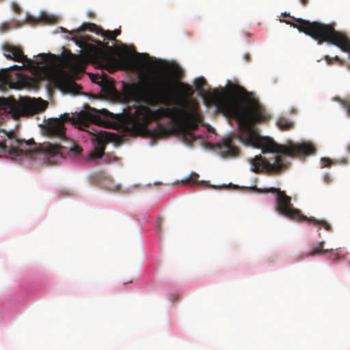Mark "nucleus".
I'll use <instances>...</instances> for the list:
<instances>
[{"label": "nucleus", "instance_id": "nucleus-1", "mask_svg": "<svg viewBox=\"0 0 350 350\" xmlns=\"http://www.w3.org/2000/svg\"><path fill=\"white\" fill-rule=\"evenodd\" d=\"M123 91L131 100L151 107L165 106L152 110L147 105H139L133 113L125 112L122 123L128 132L145 135L152 121L168 118L177 122V129L185 142L191 144L196 140L193 131L198 129L203 118L198 111L199 105L191 98L194 91L191 85L181 81L172 83L167 79L152 83L148 75H140L139 83H124Z\"/></svg>", "mask_w": 350, "mask_h": 350}, {"label": "nucleus", "instance_id": "nucleus-2", "mask_svg": "<svg viewBox=\"0 0 350 350\" xmlns=\"http://www.w3.org/2000/svg\"><path fill=\"white\" fill-rule=\"evenodd\" d=\"M250 94L243 87L232 83L228 86L227 92L214 90L207 92L204 98L208 105L215 106L219 111L238 121V138L243 144L260 148L262 153L279 154L273 163L256 155L251 160L252 171L258 173L265 169L279 173L288 165L286 157L303 159L315 154L316 147L310 142L280 145L271 137L261 136L256 124L267 122L271 116L258 99L250 97Z\"/></svg>", "mask_w": 350, "mask_h": 350}, {"label": "nucleus", "instance_id": "nucleus-3", "mask_svg": "<svg viewBox=\"0 0 350 350\" xmlns=\"http://www.w3.org/2000/svg\"><path fill=\"white\" fill-rule=\"evenodd\" d=\"M112 116L113 114L105 109H96L88 106L85 111H80L75 116L65 113L59 118L49 119L44 125V130L49 137L64 140L66 138V129L64 126L66 122H70L79 129H83L82 127L88 126L90 123L103 124L107 119L112 118Z\"/></svg>", "mask_w": 350, "mask_h": 350}, {"label": "nucleus", "instance_id": "nucleus-4", "mask_svg": "<svg viewBox=\"0 0 350 350\" xmlns=\"http://www.w3.org/2000/svg\"><path fill=\"white\" fill-rule=\"evenodd\" d=\"M297 23L284 21L286 24L297 28L318 41L319 44L324 42L337 46L343 52L349 53L350 57V40L342 33L335 30L331 25L323 24L317 21L310 22L302 18L295 19Z\"/></svg>", "mask_w": 350, "mask_h": 350}, {"label": "nucleus", "instance_id": "nucleus-5", "mask_svg": "<svg viewBox=\"0 0 350 350\" xmlns=\"http://www.w3.org/2000/svg\"><path fill=\"white\" fill-rule=\"evenodd\" d=\"M264 193H276V211L286 217L298 221H308L314 225H319L327 230L331 229V226L325 220L317 219L314 217H308L304 215L301 211L293 207L291 203V198L288 196L285 191H281L279 188L270 187L264 189Z\"/></svg>", "mask_w": 350, "mask_h": 350}, {"label": "nucleus", "instance_id": "nucleus-6", "mask_svg": "<svg viewBox=\"0 0 350 350\" xmlns=\"http://www.w3.org/2000/svg\"><path fill=\"white\" fill-rule=\"evenodd\" d=\"M76 43L85 49L88 57L94 64L100 66H119L126 63L124 60H118L114 57L115 49L110 46L108 42L97 41L98 46L85 43L83 41H76Z\"/></svg>", "mask_w": 350, "mask_h": 350}, {"label": "nucleus", "instance_id": "nucleus-7", "mask_svg": "<svg viewBox=\"0 0 350 350\" xmlns=\"http://www.w3.org/2000/svg\"><path fill=\"white\" fill-rule=\"evenodd\" d=\"M38 151L36 144L33 139L21 140L14 133L8 134V139L0 142V157L16 159L23 155H30Z\"/></svg>", "mask_w": 350, "mask_h": 350}, {"label": "nucleus", "instance_id": "nucleus-8", "mask_svg": "<svg viewBox=\"0 0 350 350\" xmlns=\"http://www.w3.org/2000/svg\"><path fill=\"white\" fill-rule=\"evenodd\" d=\"M94 138L92 139L94 148L89 152V159L96 160L103 157V161L105 163L118 162L120 159L118 157L105 153L106 144L116 140L117 135L105 131H100L94 134Z\"/></svg>", "mask_w": 350, "mask_h": 350}, {"label": "nucleus", "instance_id": "nucleus-9", "mask_svg": "<svg viewBox=\"0 0 350 350\" xmlns=\"http://www.w3.org/2000/svg\"><path fill=\"white\" fill-rule=\"evenodd\" d=\"M47 105L46 101L40 98L28 99L17 107L13 105L11 109L15 111L19 116H29L44 111Z\"/></svg>", "mask_w": 350, "mask_h": 350}, {"label": "nucleus", "instance_id": "nucleus-10", "mask_svg": "<svg viewBox=\"0 0 350 350\" xmlns=\"http://www.w3.org/2000/svg\"><path fill=\"white\" fill-rule=\"evenodd\" d=\"M43 148L44 150L49 155L50 160H52L55 157L62 158L64 154L66 153H67L70 157H75L79 155L83 150L82 148L79 146H75L69 150H67V148L63 146L52 144H48L44 146Z\"/></svg>", "mask_w": 350, "mask_h": 350}, {"label": "nucleus", "instance_id": "nucleus-11", "mask_svg": "<svg viewBox=\"0 0 350 350\" xmlns=\"http://www.w3.org/2000/svg\"><path fill=\"white\" fill-rule=\"evenodd\" d=\"M4 56L8 59H12L17 62L31 64V60L24 55L22 49L16 46L5 44L3 46Z\"/></svg>", "mask_w": 350, "mask_h": 350}, {"label": "nucleus", "instance_id": "nucleus-12", "mask_svg": "<svg viewBox=\"0 0 350 350\" xmlns=\"http://www.w3.org/2000/svg\"><path fill=\"white\" fill-rule=\"evenodd\" d=\"M55 84L62 91L66 92L76 94L81 90V87L66 73L58 75L55 79Z\"/></svg>", "mask_w": 350, "mask_h": 350}, {"label": "nucleus", "instance_id": "nucleus-13", "mask_svg": "<svg viewBox=\"0 0 350 350\" xmlns=\"http://www.w3.org/2000/svg\"><path fill=\"white\" fill-rule=\"evenodd\" d=\"M219 154L223 157H234L239 154V149L232 143V139L228 138L217 145Z\"/></svg>", "mask_w": 350, "mask_h": 350}, {"label": "nucleus", "instance_id": "nucleus-14", "mask_svg": "<svg viewBox=\"0 0 350 350\" xmlns=\"http://www.w3.org/2000/svg\"><path fill=\"white\" fill-rule=\"evenodd\" d=\"M23 66L14 65L9 68L3 70L0 72V82L5 85H9L10 87L13 88L15 84L11 72L12 70H20L23 69Z\"/></svg>", "mask_w": 350, "mask_h": 350}, {"label": "nucleus", "instance_id": "nucleus-15", "mask_svg": "<svg viewBox=\"0 0 350 350\" xmlns=\"http://www.w3.org/2000/svg\"><path fill=\"white\" fill-rule=\"evenodd\" d=\"M92 80L94 83L99 84L103 90L108 93L115 91L114 82L107 75H104L103 77L96 76L95 79Z\"/></svg>", "mask_w": 350, "mask_h": 350}, {"label": "nucleus", "instance_id": "nucleus-16", "mask_svg": "<svg viewBox=\"0 0 350 350\" xmlns=\"http://www.w3.org/2000/svg\"><path fill=\"white\" fill-rule=\"evenodd\" d=\"M199 174L196 172H192L189 176L185 178V180H183V183H191L194 185H200V186H208V184L204 180H198Z\"/></svg>", "mask_w": 350, "mask_h": 350}, {"label": "nucleus", "instance_id": "nucleus-17", "mask_svg": "<svg viewBox=\"0 0 350 350\" xmlns=\"http://www.w3.org/2000/svg\"><path fill=\"white\" fill-rule=\"evenodd\" d=\"M277 125L281 130L283 131L290 130L294 126L293 122L284 118H279L277 122Z\"/></svg>", "mask_w": 350, "mask_h": 350}, {"label": "nucleus", "instance_id": "nucleus-18", "mask_svg": "<svg viewBox=\"0 0 350 350\" xmlns=\"http://www.w3.org/2000/svg\"><path fill=\"white\" fill-rule=\"evenodd\" d=\"M81 31H90L92 32H96V33L99 34V31H98V27L94 23H84L79 28Z\"/></svg>", "mask_w": 350, "mask_h": 350}, {"label": "nucleus", "instance_id": "nucleus-19", "mask_svg": "<svg viewBox=\"0 0 350 350\" xmlns=\"http://www.w3.org/2000/svg\"><path fill=\"white\" fill-rule=\"evenodd\" d=\"M323 244H324V242L321 241L319 243L318 246H317L316 247L313 248L311 250L309 255L310 256H315L317 254H321L323 253L327 252L329 251L328 250H323Z\"/></svg>", "mask_w": 350, "mask_h": 350}, {"label": "nucleus", "instance_id": "nucleus-20", "mask_svg": "<svg viewBox=\"0 0 350 350\" xmlns=\"http://www.w3.org/2000/svg\"><path fill=\"white\" fill-rule=\"evenodd\" d=\"M194 85L197 90H200L206 84V80L203 77L198 78L194 81Z\"/></svg>", "mask_w": 350, "mask_h": 350}, {"label": "nucleus", "instance_id": "nucleus-21", "mask_svg": "<svg viewBox=\"0 0 350 350\" xmlns=\"http://www.w3.org/2000/svg\"><path fill=\"white\" fill-rule=\"evenodd\" d=\"M340 103L341 106L346 110L347 116L350 117V100L343 99Z\"/></svg>", "mask_w": 350, "mask_h": 350}, {"label": "nucleus", "instance_id": "nucleus-22", "mask_svg": "<svg viewBox=\"0 0 350 350\" xmlns=\"http://www.w3.org/2000/svg\"><path fill=\"white\" fill-rule=\"evenodd\" d=\"M99 33L101 34L102 37L105 39L115 40L114 38L112 37V32L109 30L104 31L100 29Z\"/></svg>", "mask_w": 350, "mask_h": 350}, {"label": "nucleus", "instance_id": "nucleus-23", "mask_svg": "<svg viewBox=\"0 0 350 350\" xmlns=\"http://www.w3.org/2000/svg\"><path fill=\"white\" fill-rule=\"evenodd\" d=\"M12 8L13 11L16 14H20L21 12V8L20 6L15 2L12 3Z\"/></svg>", "mask_w": 350, "mask_h": 350}, {"label": "nucleus", "instance_id": "nucleus-24", "mask_svg": "<svg viewBox=\"0 0 350 350\" xmlns=\"http://www.w3.org/2000/svg\"><path fill=\"white\" fill-rule=\"evenodd\" d=\"M321 161L323 167H329L332 163V161L329 158H322Z\"/></svg>", "mask_w": 350, "mask_h": 350}, {"label": "nucleus", "instance_id": "nucleus-25", "mask_svg": "<svg viewBox=\"0 0 350 350\" xmlns=\"http://www.w3.org/2000/svg\"><path fill=\"white\" fill-rule=\"evenodd\" d=\"M111 32H112V37H113L115 40L116 37L120 34V29H115L114 31H111Z\"/></svg>", "mask_w": 350, "mask_h": 350}, {"label": "nucleus", "instance_id": "nucleus-26", "mask_svg": "<svg viewBox=\"0 0 350 350\" xmlns=\"http://www.w3.org/2000/svg\"><path fill=\"white\" fill-rule=\"evenodd\" d=\"M14 75H15V79H17V80H20L22 77V75L21 73H18V72H16L14 73Z\"/></svg>", "mask_w": 350, "mask_h": 350}, {"label": "nucleus", "instance_id": "nucleus-27", "mask_svg": "<svg viewBox=\"0 0 350 350\" xmlns=\"http://www.w3.org/2000/svg\"><path fill=\"white\" fill-rule=\"evenodd\" d=\"M325 59H326V61L327 62V64H332V59L329 56L326 55V56L325 57Z\"/></svg>", "mask_w": 350, "mask_h": 350}, {"label": "nucleus", "instance_id": "nucleus-28", "mask_svg": "<svg viewBox=\"0 0 350 350\" xmlns=\"http://www.w3.org/2000/svg\"><path fill=\"white\" fill-rule=\"evenodd\" d=\"M299 1L303 5H306L309 2L308 0H299Z\"/></svg>", "mask_w": 350, "mask_h": 350}, {"label": "nucleus", "instance_id": "nucleus-29", "mask_svg": "<svg viewBox=\"0 0 350 350\" xmlns=\"http://www.w3.org/2000/svg\"><path fill=\"white\" fill-rule=\"evenodd\" d=\"M5 102V98H0V105H3Z\"/></svg>", "mask_w": 350, "mask_h": 350}, {"label": "nucleus", "instance_id": "nucleus-30", "mask_svg": "<svg viewBox=\"0 0 350 350\" xmlns=\"http://www.w3.org/2000/svg\"><path fill=\"white\" fill-rule=\"evenodd\" d=\"M178 71H179V68L178 67L174 68V70H173L174 72L178 73Z\"/></svg>", "mask_w": 350, "mask_h": 350}, {"label": "nucleus", "instance_id": "nucleus-31", "mask_svg": "<svg viewBox=\"0 0 350 350\" xmlns=\"http://www.w3.org/2000/svg\"><path fill=\"white\" fill-rule=\"evenodd\" d=\"M141 55L146 57V58H149V55L148 53H142L140 54Z\"/></svg>", "mask_w": 350, "mask_h": 350}, {"label": "nucleus", "instance_id": "nucleus-32", "mask_svg": "<svg viewBox=\"0 0 350 350\" xmlns=\"http://www.w3.org/2000/svg\"><path fill=\"white\" fill-rule=\"evenodd\" d=\"M245 59L247 61H249V59H250V55H249V54H245Z\"/></svg>", "mask_w": 350, "mask_h": 350}, {"label": "nucleus", "instance_id": "nucleus-33", "mask_svg": "<svg viewBox=\"0 0 350 350\" xmlns=\"http://www.w3.org/2000/svg\"><path fill=\"white\" fill-rule=\"evenodd\" d=\"M335 60L338 61V62H341V59H340L339 57L338 56H336L334 58Z\"/></svg>", "mask_w": 350, "mask_h": 350}, {"label": "nucleus", "instance_id": "nucleus-34", "mask_svg": "<svg viewBox=\"0 0 350 350\" xmlns=\"http://www.w3.org/2000/svg\"><path fill=\"white\" fill-rule=\"evenodd\" d=\"M40 55L41 57H44V59H46V54H44V53H42V54H40Z\"/></svg>", "mask_w": 350, "mask_h": 350}, {"label": "nucleus", "instance_id": "nucleus-35", "mask_svg": "<svg viewBox=\"0 0 350 350\" xmlns=\"http://www.w3.org/2000/svg\"><path fill=\"white\" fill-rule=\"evenodd\" d=\"M128 282H132V280H128V281H124L123 283L124 284H126Z\"/></svg>", "mask_w": 350, "mask_h": 350}, {"label": "nucleus", "instance_id": "nucleus-36", "mask_svg": "<svg viewBox=\"0 0 350 350\" xmlns=\"http://www.w3.org/2000/svg\"><path fill=\"white\" fill-rule=\"evenodd\" d=\"M87 39L90 40V41H94V40L92 39L90 36H87Z\"/></svg>", "mask_w": 350, "mask_h": 350}, {"label": "nucleus", "instance_id": "nucleus-37", "mask_svg": "<svg viewBox=\"0 0 350 350\" xmlns=\"http://www.w3.org/2000/svg\"><path fill=\"white\" fill-rule=\"evenodd\" d=\"M62 31H64V32H66L67 31L66 29L63 28V27H62Z\"/></svg>", "mask_w": 350, "mask_h": 350}, {"label": "nucleus", "instance_id": "nucleus-38", "mask_svg": "<svg viewBox=\"0 0 350 350\" xmlns=\"http://www.w3.org/2000/svg\"><path fill=\"white\" fill-rule=\"evenodd\" d=\"M349 150H350V147H349Z\"/></svg>", "mask_w": 350, "mask_h": 350}]
</instances>
